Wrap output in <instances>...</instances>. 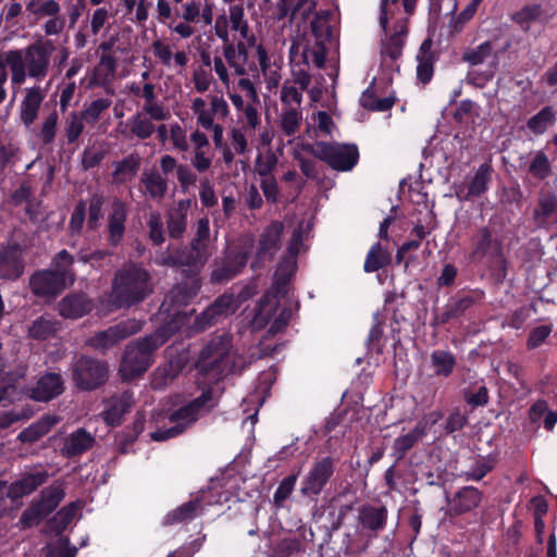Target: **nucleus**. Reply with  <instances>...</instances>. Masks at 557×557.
Instances as JSON below:
<instances>
[{
    "label": "nucleus",
    "instance_id": "37",
    "mask_svg": "<svg viewBox=\"0 0 557 557\" xmlns=\"http://www.w3.org/2000/svg\"><path fill=\"white\" fill-rule=\"evenodd\" d=\"M387 520L385 507L363 506L359 510L358 521L364 528L373 532L384 529Z\"/></svg>",
    "mask_w": 557,
    "mask_h": 557
},
{
    "label": "nucleus",
    "instance_id": "22",
    "mask_svg": "<svg viewBox=\"0 0 557 557\" xmlns=\"http://www.w3.org/2000/svg\"><path fill=\"white\" fill-rule=\"evenodd\" d=\"M24 271V250L20 246L0 249V277L16 280Z\"/></svg>",
    "mask_w": 557,
    "mask_h": 557
},
{
    "label": "nucleus",
    "instance_id": "12",
    "mask_svg": "<svg viewBox=\"0 0 557 557\" xmlns=\"http://www.w3.org/2000/svg\"><path fill=\"white\" fill-rule=\"evenodd\" d=\"M107 377L108 367L104 362L82 357L74 364L73 380L81 389L97 388L106 382Z\"/></svg>",
    "mask_w": 557,
    "mask_h": 557
},
{
    "label": "nucleus",
    "instance_id": "56",
    "mask_svg": "<svg viewBox=\"0 0 557 557\" xmlns=\"http://www.w3.org/2000/svg\"><path fill=\"white\" fill-rule=\"evenodd\" d=\"M111 103L112 101L109 98H98L89 103L82 115L87 123L94 124L110 108Z\"/></svg>",
    "mask_w": 557,
    "mask_h": 557
},
{
    "label": "nucleus",
    "instance_id": "5",
    "mask_svg": "<svg viewBox=\"0 0 557 557\" xmlns=\"http://www.w3.org/2000/svg\"><path fill=\"white\" fill-rule=\"evenodd\" d=\"M247 364L246 359L233 350L232 336L222 334L213 337L201 350L197 369L213 379L240 372Z\"/></svg>",
    "mask_w": 557,
    "mask_h": 557
},
{
    "label": "nucleus",
    "instance_id": "39",
    "mask_svg": "<svg viewBox=\"0 0 557 557\" xmlns=\"http://www.w3.org/2000/svg\"><path fill=\"white\" fill-rule=\"evenodd\" d=\"M90 309L91 304L84 295L67 296L59 305L60 314L71 319L81 318Z\"/></svg>",
    "mask_w": 557,
    "mask_h": 557
},
{
    "label": "nucleus",
    "instance_id": "40",
    "mask_svg": "<svg viewBox=\"0 0 557 557\" xmlns=\"http://www.w3.org/2000/svg\"><path fill=\"white\" fill-rule=\"evenodd\" d=\"M58 422L59 419L55 416L46 414L35 423L30 424L25 430H23L18 434V440L24 443H34L44 435H46L51 430V428L55 425Z\"/></svg>",
    "mask_w": 557,
    "mask_h": 557
},
{
    "label": "nucleus",
    "instance_id": "17",
    "mask_svg": "<svg viewBox=\"0 0 557 557\" xmlns=\"http://www.w3.org/2000/svg\"><path fill=\"white\" fill-rule=\"evenodd\" d=\"M503 257L502 243L493 237L487 227H482L472 238L471 258L475 261H499Z\"/></svg>",
    "mask_w": 557,
    "mask_h": 557
},
{
    "label": "nucleus",
    "instance_id": "49",
    "mask_svg": "<svg viewBox=\"0 0 557 557\" xmlns=\"http://www.w3.org/2000/svg\"><path fill=\"white\" fill-rule=\"evenodd\" d=\"M139 169V158L131 154L115 164L113 180L115 183H125L133 178Z\"/></svg>",
    "mask_w": 557,
    "mask_h": 557
},
{
    "label": "nucleus",
    "instance_id": "26",
    "mask_svg": "<svg viewBox=\"0 0 557 557\" xmlns=\"http://www.w3.org/2000/svg\"><path fill=\"white\" fill-rule=\"evenodd\" d=\"M63 392V380L58 373H46L30 389V398L37 401H49Z\"/></svg>",
    "mask_w": 557,
    "mask_h": 557
},
{
    "label": "nucleus",
    "instance_id": "55",
    "mask_svg": "<svg viewBox=\"0 0 557 557\" xmlns=\"http://www.w3.org/2000/svg\"><path fill=\"white\" fill-rule=\"evenodd\" d=\"M466 403L472 407L485 406L488 403V391L482 383L463 391Z\"/></svg>",
    "mask_w": 557,
    "mask_h": 557
},
{
    "label": "nucleus",
    "instance_id": "16",
    "mask_svg": "<svg viewBox=\"0 0 557 557\" xmlns=\"http://www.w3.org/2000/svg\"><path fill=\"white\" fill-rule=\"evenodd\" d=\"M141 325V322L136 319L123 321L106 331L97 333L88 341V344L96 349L107 350L117 342L139 332Z\"/></svg>",
    "mask_w": 557,
    "mask_h": 557
},
{
    "label": "nucleus",
    "instance_id": "31",
    "mask_svg": "<svg viewBox=\"0 0 557 557\" xmlns=\"http://www.w3.org/2000/svg\"><path fill=\"white\" fill-rule=\"evenodd\" d=\"M133 404L134 396L128 391L111 397L107 401L106 410L102 412L103 420L112 426L120 424L123 414L129 410Z\"/></svg>",
    "mask_w": 557,
    "mask_h": 557
},
{
    "label": "nucleus",
    "instance_id": "2",
    "mask_svg": "<svg viewBox=\"0 0 557 557\" xmlns=\"http://www.w3.org/2000/svg\"><path fill=\"white\" fill-rule=\"evenodd\" d=\"M310 224L306 226L300 224L294 230L292 238L287 246V255L276 268L274 282L270 292H268L259 301L251 325L260 330L270 325L269 333L274 335L285 329L292 317L288 308L278 311V296L287 293V284L297 269V256L305 249V235L310 231Z\"/></svg>",
    "mask_w": 557,
    "mask_h": 557
},
{
    "label": "nucleus",
    "instance_id": "46",
    "mask_svg": "<svg viewBox=\"0 0 557 557\" xmlns=\"http://www.w3.org/2000/svg\"><path fill=\"white\" fill-rule=\"evenodd\" d=\"M391 262L389 251L380 243L374 244L369 250L363 269L366 272H375Z\"/></svg>",
    "mask_w": 557,
    "mask_h": 557
},
{
    "label": "nucleus",
    "instance_id": "51",
    "mask_svg": "<svg viewBox=\"0 0 557 557\" xmlns=\"http://www.w3.org/2000/svg\"><path fill=\"white\" fill-rule=\"evenodd\" d=\"M431 48V41L425 40L421 45L420 53L417 55L418 66H417V76L419 81L422 83H428L432 78L433 75V64L431 57L428 54Z\"/></svg>",
    "mask_w": 557,
    "mask_h": 557
},
{
    "label": "nucleus",
    "instance_id": "18",
    "mask_svg": "<svg viewBox=\"0 0 557 557\" xmlns=\"http://www.w3.org/2000/svg\"><path fill=\"white\" fill-rule=\"evenodd\" d=\"M333 471L334 465L330 457L315 461L301 482V493L304 495L319 494L332 476Z\"/></svg>",
    "mask_w": 557,
    "mask_h": 557
},
{
    "label": "nucleus",
    "instance_id": "14",
    "mask_svg": "<svg viewBox=\"0 0 557 557\" xmlns=\"http://www.w3.org/2000/svg\"><path fill=\"white\" fill-rule=\"evenodd\" d=\"M239 300L231 294H224L203 310L195 321L196 331H203L235 313Z\"/></svg>",
    "mask_w": 557,
    "mask_h": 557
},
{
    "label": "nucleus",
    "instance_id": "38",
    "mask_svg": "<svg viewBox=\"0 0 557 557\" xmlns=\"http://www.w3.org/2000/svg\"><path fill=\"white\" fill-rule=\"evenodd\" d=\"M140 98L144 100L141 110L152 114L157 120H168L170 117L169 110L157 98L153 84L146 83L143 85Z\"/></svg>",
    "mask_w": 557,
    "mask_h": 557
},
{
    "label": "nucleus",
    "instance_id": "21",
    "mask_svg": "<svg viewBox=\"0 0 557 557\" xmlns=\"http://www.w3.org/2000/svg\"><path fill=\"white\" fill-rule=\"evenodd\" d=\"M23 95L20 104V119L26 127H29L38 117L46 92L39 85H34L25 88Z\"/></svg>",
    "mask_w": 557,
    "mask_h": 557
},
{
    "label": "nucleus",
    "instance_id": "34",
    "mask_svg": "<svg viewBox=\"0 0 557 557\" xmlns=\"http://www.w3.org/2000/svg\"><path fill=\"white\" fill-rule=\"evenodd\" d=\"M163 121L164 120H157L152 114L140 110L128 119L127 126L129 127L133 136L144 140L150 138L156 133V123Z\"/></svg>",
    "mask_w": 557,
    "mask_h": 557
},
{
    "label": "nucleus",
    "instance_id": "15",
    "mask_svg": "<svg viewBox=\"0 0 557 557\" xmlns=\"http://www.w3.org/2000/svg\"><path fill=\"white\" fill-rule=\"evenodd\" d=\"M190 109L196 116L197 124L203 129L213 127L214 119L224 120L230 114V108L222 96H211L210 104L203 98L193 99Z\"/></svg>",
    "mask_w": 557,
    "mask_h": 557
},
{
    "label": "nucleus",
    "instance_id": "30",
    "mask_svg": "<svg viewBox=\"0 0 557 557\" xmlns=\"http://www.w3.org/2000/svg\"><path fill=\"white\" fill-rule=\"evenodd\" d=\"M417 0H403L399 4L398 0H382L381 1V13H380V25L382 29H386L388 22L396 17H404L407 22L408 17L414 11Z\"/></svg>",
    "mask_w": 557,
    "mask_h": 557
},
{
    "label": "nucleus",
    "instance_id": "35",
    "mask_svg": "<svg viewBox=\"0 0 557 557\" xmlns=\"http://www.w3.org/2000/svg\"><path fill=\"white\" fill-rule=\"evenodd\" d=\"M94 443L95 438L90 433L78 429L65 438L61 453L65 457H74L88 450Z\"/></svg>",
    "mask_w": 557,
    "mask_h": 557
},
{
    "label": "nucleus",
    "instance_id": "50",
    "mask_svg": "<svg viewBox=\"0 0 557 557\" xmlns=\"http://www.w3.org/2000/svg\"><path fill=\"white\" fill-rule=\"evenodd\" d=\"M555 122V112L550 107L543 108L527 123L528 128L535 135H541Z\"/></svg>",
    "mask_w": 557,
    "mask_h": 557
},
{
    "label": "nucleus",
    "instance_id": "45",
    "mask_svg": "<svg viewBox=\"0 0 557 557\" xmlns=\"http://www.w3.org/2000/svg\"><path fill=\"white\" fill-rule=\"evenodd\" d=\"M144 191L153 199H162L168 190V182L157 172L144 173L141 177Z\"/></svg>",
    "mask_w": 557,
    "mask_h": 557
},
{
    "label": "nucleus",
    "instance_id": "25",
    "mask_svg": "<svg viewBox=\"0 0 557 557\" xmlns=\"http://www.w3.org/2000/svg\"><path fill=\"white\" fill-rule=\"evenodd\" d=\"M383 30L385 33L392 32V35L383 42L382 54L391 60H396L401 55L404 37L407 33V22L404 21V17H396L389 21L387 28Z\"/></svg>",
    "mask_w": 557,
    "mask_h": 557
},
{
    "label": "nucleus",
    "instance_id": "54",
    "mask_svg": "<svg viewBox=\"0 0 557 557\" xmlns=\"http://www.w3.org/2000/svg\"><path fill=\"white\" fill-rule=\"evenodd\" d=\"M360 103L363 108L383 112L391 109L394 104L393 97L379 98L372 91L366 90L360 97Z\"/></svg>",
    "mask_w": 557,
    "mask_h": 557
},
{
    "label": "nucleus",
    "instance_id": "6",
    "mask_svg": "<svg viewBox=\"0 0 557 557\" xmlns=\"http://www.w3.org/2000/svg\"><path fill=\"white\" fill-rule=\"evenodd\" d=\"M150 275L136 263H128L115 273L112 284V302L127 308L143 301L150 293Z\"/></svg>",
    "mask_w": 557,
    "mask_h": 557
},
{
    "label": "nucleus",
    "instance_id": "28",
    "mask_svg": "<svg viewBox=\"0 0 557 557\" xmlns=\"http://www.w3.org/2000/svg\"><path fill=\"white\" fill-rule=\"evenodd\" d=\"M252 60L258 62L259 74H262L267 88L269 90L276 88L282 78L281 67L276 62H271L269 54L262 45H257L255 47Z\"/></svg>",
    "mask_w": 557,
    "mask_h": 557
},
{
    "label": "nucleus",
    "instance_id": "3",
    "mask_svg": "<svg viewBox=\"0 0 557 557\" xmlns=\"http://www.w3.org/2000/svg\"><path fill=\"white\" fill-rule=\"evenodd\" d=\"M203 64L210 66L226 90L234 86L233 77H238L236 87L246 94V98L258 101V92L253 79H259V70L256 61L250 60L247 46L239 42L236 46L225 45L223 57L203 58Z\"/></svg>",
    "mask_w": 557,
    "mask_h": 557
},
{
    "label": "nucleus",
    "instance_id": "33",
    "mask_svg": "<svg viewBox=\"0 0 557 557\" xmlns=\"http://www.w3.org/2000/svg\"><path fill=\"white\" fill-rule=\"evenodd\" d=\"M48 473L46 471H37L28 473L20 480L13 482L8 490V497L17 499L33 493L38 486L46 483Z\"/></svg>",
    "mask_w": 557,
    "mask_h": 557
},
{
    "label": "nucleus",
    "instance_id": "62",
    "mask_svg": "<svg viewBox=\"0 0 557 557\" xmlns=\"http://www.w3.org/2000/svg\"><path fill=\"white\" fill-rule=\"evenodd\" d=\"M48 548L51 557H75L77 553V548L66 537H59Z\"/></svg>",
    "mask_w": 557,
    "mask_h": 557
},
{
    "label": "nucleus",
    "instance_id": "13",
    "mask_svg": "<svg viewBox=\"0 0 557 557\" xmlns=\"http://www.w3.org/2000/svg\"><path fill=\"white\" fill-rule=\"evenodd\" d=\"M209 256V247L196 246L191 243L189 247L162 256L159 263L168 267L186 268L188 272H197L205 265Z\"/></svg>",
    "mask_w": 557,
    "mask_h": 557
},
{
    "label": "nucleus",
    "instance_id": "27",
    "mask_svg": "<svg viewBox=\"0 0 557 557\" xmlns=\"http://www.w3.org/2000/svg\"><path fill=\"white\" fill-rule=\"evenodd\" d=\"M127 218V207L120 199L113 200L111 211L108 218L109 242L117 246L125 233V222Z\"/></svg>",
    "mask_w": 557,
    "mask_h": 557
},
{
    "label": "nucleus",
    "instance_id": "53",
    "mask_svg": "<svg viewBox=\"0 0 557 557\" xmlns=\"http://www.w3.org/2000/svg\"><path fill=\"white\" fill-rule=\"evenodd\" d=\"M277 157L272 150L260 152L255 161V172L260 177L274 176L273 171L277 165Z\"/></svg>",
    "mask_w": 557,
    "mask_h": 557
},
{
    "label": "nucleus",
    "instance_id": "57",
    "mask_svg": "<svg viewBox=\"0 0 557 557\" xmlns=\"http://www.w3.org/2000/svg\"><path fill=\"white\" fill-rule=\"evenodd\" d=\"M177 371V366H174L172 362H170L166 366L159 367L154 371L152 376L151 384L153 388L161 389L165 387L169 384V382H171L175 377Z\"/></svg>",
    "mask_w": 557,
    "mask_h": 557
},
{
    "label": "nucleus",
    "instance_id": "48",
    "mask_svg": "<svg viewBox=\"0 0 557 557\" xmlns=\"http://www.w3.org/2000/svg\"><path fill=\"white\" fill-rule=\"evenodd\" d=\"M58 323L49 317L36 319L28 329V334L37 341H46L53 336L58 331Z\"/></svg>",
    "mask_w": 557,
    "mask_h": 557
},
{
    "label": "nucleus",
    "instance_id": "23",
    "mask_svg": "<svg viewBox=\"0 0 557 557\" xmlns=\"http://www.w3.org/2000/svg\"><path fill=\"white\" fill-rule=\"evenodd\" d=\"M283 223L275 221L268 225L260 235L257 248L258 261L271 260L281 247Z\"/></svg>",
    "mask_w": 557,
    "mask_h": 557
},
{
    "label": "nucleus",
    "instance_id": "10",
    "mask_svg": "<svg viewBox=\"0 0 557 557\" xmlns=\"http://www.w3.org/2000/svg\"><path fill=\"white\" fill-rule=\"evenodd\" d=\"M251 248V238H247L243 244L230 248L225 259L215 263L211 281L220 283L233 278L247 264Z\"/></svg>",
    "mask_w": 557,
    "mask_h": 557
},
{
    "label": "nucleus",
    "instance_id": "20",
    "mask_svg": "<svg viewBox=\"0 0 557 557\" xmlns=\"http://www.w3.org/2000/svg\"><path fill=\"white\" fill-rule=\"evenodd\" d=\"M533 222L539 228L550 230L557 224V195L550 191L539 194L533 210Z\"/></svg>",
    "mask_w": 557,
    "mask_h": 557
},
{
    "label": "nucleus",
    "instance_id": "43",
    "mask_svg": "<svg viewBox=\"0 0 557 557\" xmlns=\"http://www.w3.org/2000/svg\"><path fill=\"white\" fill-rule=\"evenodd\" d=\"M201 510V504L199 499H193L177 507L173 511L169 512L164 519L163 523L166 525H171L174 523L186 522L194 519Z\"/></svg>",
    "mask_w": 557,
    "mask_h": 557
},
{
    "label": "nucleus",
    "instance_id": "58",
    "mask_svg": "<svg viewBox=\"0 0 557 557\" xmlns=\"http://www.w3.org/2000/svg\"><path fill=\"white\" fill-rule=\"evenodd\" d=\"M64 490L60 484H53L45 488L41 493L42 507L48 511L55 509L64 498Z\"/></svg>",
    "mask_w": 557,
    "mask_h": 557
},
{
    "label": "nucleus",
    "instance_id": "63",
    "mask_svg": "<svg viewBox=\"0 0 557 557\" xmlns=\"http://www.w3.org/2000/svg\"><path fill=\"white\" fill-rule=\"evenodd\" d=\"M149 237L156 244L160 245L164 240L163 224L160 213L150 212L147 221Z\"/></svg>",
    "mask_w": 557,
    "mask_h": 557
},
{
    "label": "nucleus",
    "instance_id": "11",
    "mask_svg": "<svg viewBox=\"0 0 557 557\" xmlns=\"http://www.w3.org/2000/svg\"><path fill=\"white\" fill-rule=\"evenodd\" d=\"M463 61L469 63L471 66H478L481 64H487L488 67L481 75H478L476 71H470L468 73V82L479 87H483L494 75L496 66V57L493 52L491 42L484 41L478 47L468 49L465 51Z\"/></svg>",
    "mask_w": 557,
    "mask_h": 557
},
{
    "label": "nucleus",
    "instance_id": "9",
    "mask_svg": "<svg viewBox=\"0 0 557 557\" xmlns=\"http://www.w3.org/2000/svg\"><path fill=\"white\" fill-rule=\"evenodd\" d=\"M302 149L310 151L315 158L326 162L337 171L351 170L359 158L355 145L315 143L314 145L302 146Z\"/></svg>",
    "mask_w": 557,
    "mask_h": 557
},
{
    "label": "nucleus",
    "instance_id": "4",
    "mask_svg": "<svg viewBox=\"0 0 557 557\" xmlns=\"http://www.w3.org/2000/svg\"><path fill=\"white\" fill-rule=\"evenodd\" d=\"M55 45L49 39H39L21 49H11L1 52L11 73V86L16 92L32 78L36 82L44 81L52 62Z\"/></svg>",
    "mask_w": 557,
    "mask_h": 557
},
{
    "label": "nucleus",
    "instance_id": "44",
    "mask_svg": "<svg viewBox=\"0 0 557 557\" xmlns=\"http://www.w3.org/2000/svg\"><path fill=\"white\" fill-rule=\"evenodd\" d=\"M188 207L189 201L181 200L177 203V208L170 213L168 230L171 237L178 238L185 232L187 225Z\"/></svg>",
    "mask_w": 557,
    "mask_h": 557
},
{
    "label": "nucleus",
    "instance_id": "24",
    "mask_svg": "<svg viewBox=\"0 0 557 557\" xmlns=\"http://www.w3.org/2000/svg\"><path fill=\"white\" fill-rule=\"evenodd\" d=\"M153 55L159 63L168 69L184 70L188 62V54L184 50L173 52L172 46L162 39H157L151 45Z\"/></svg>",
    "mask_w": 557,
    "mask_h": 557
},
{
    "label": "nucleus",
    "instance_id": "64",
    "mask_svg": "<svg viewBox=\"0 0 557 557\" xmlns=\"http://www.w3.org/2000/svg\"><path fill=\"white\" fill-rule=\"evenodd\" d=\"M77 510L78 506L76 504H71L55 513L53 522L57 524L59 532H62L74 520Z\"/></svg>",
    "mask_w": 557,
    "mask_h": 557
},
{
    "label": "nucleus",
    "instance_id": "36",
    "mask_svg": "<svg viewBox=\"0 0 557 557\" xmlns=\"http://www.w3.org/2000/svg\"><path fill=\"white\" fill-rule=\"evenodd\" d=\"M315 8L314 0H280L277 3V17L283 18L290 14L292 20H307Z\"/></svg>",
    "mask_w": 557,
    "mask_h": 557
},
{
    "label": "nucleus",
    "instance_id": "59",
    "mask_svg": "<svg viewBox=\"0 0 557 557\" xmlns=\"http://www.w3.org/2000/svg\"><path fill=\"white\" fill-rule=\"evenodd\" d=\"M26 9L30 13L51 17L59 15L60 12V5L54 0H47L44 2L33 0L27 4Z\"/></svg>",
    "mask_w": 557,
    "mask_h": 557
},
{
    "label": "nucleus",
    "instance_id": "19",
    "mask_svg": "<svg viewBox=\"0 0 557 557\" xmlns=\"http://www.w3.org/2000/svg\"><path fill=\"white\" fill-rule=\"evenodd\" d=\"M324 20H322L320 16H317L311 22V29L314 34L315 41L312 46H309L304 49L302 51V59L306 64L314 65L319 69L323 67L325 63V53L326 49L324 45L322 44V38L331 36V30L329 27H324Z\"/></svg>",
    "mask_w": 557,
    "mask_h": 557
},
{
    "label": "nucleus",
    "instance_id": "7",
    "mask_svg": "<svg viewBox=\"0 0 557 557\" xmlns=\"http://www.w3.org/2000/svg\"><path fill=\"white\" fill-rule=\"evenodd\" d=\"M216 405L211 389H205L199 397L189 404L172 411L169 423L151 433L153 441H166L182 434L197 419Z\"/></svg>",
    "mask_w": 557,
    "mask_h": 557
},
{
    "label": "nucleus",
    "instance_id": "61",
    "mask_svg": "<svg viewBox=\"0 0 557 557\" xmlns=\"http://www.w3.org/2000/svg\"><path fill=\"white\" fill-rule=\"evenodd\" d=\"M297 474H292L285 478L276 488L273 495V502L277 507H281L283 503L290 496L297 482Z\"/></svg>",
    "mask_w": 557,
    "mask_h": 557
},
{
    "label": "nucleus",
    "instance_id": "60",
    "mask_svg": "<svg viewBox=\"0 0 557 557\" xmlns=\"http://www.w3.org/2000/svg\"><path fill=\"white\" fill-rule=\"evenodd\" d=\"M213 150L212 148L202 149V150H193V157L190 160L191 165L199 173H203L208 171L213 161Z\"/></svg>",
    "mask_w": 557,
    "mask_h": 557
},
{
    "label": "nucleus",
    "instance_id": "52",
    "mask_svg": "<svg viewBox=\"0 0 557 557\" xmlns=\"http://www.w3.org/2000/svg\"><path fill=\"white\" fill-rule=\"evenodd\" d=\"M528 172L536 180L543 181L549 176L552 165L548 157L543 151H536L529 164Z\"/></svg>",
    "mask_w": 557,
    "mask_h": 557
},
{
    "label": "nucleus",
    "instance_id": "32",
    "mask_svg": "<svg viewBox=\"0 0 557 557\" xmlns=\"http://www.w3.org/2000/svg\"><path fill=\"white\" fill-rule=\"evenodd\" d=\"M482 500L481 492L473 486H465L449 500V512L458 516L476 508Z\"/></svg>",
    "mask_w": 557,
    "mask_h": 557
},
{
    "label": "nucleus",
    "instance_id": "29",
    "mask_svg": "<svg viewBox=\"0 0 557 557\" xmlns=\"http://www.w3.org/2000/svg\"><path fill=\"white\" fill-rule=\"evenodd\" d=\"M491 175L492 166L488 163L481 164L467 186V190L463 187H459L456 190L457 197L462 200H469L481 196L487 190Z\"/></svg>",
    "mask_w": 557,
    "mask_h": 557
},
{
    "label": "nucleus",
    "instance_id": "8",
    "mask_svg": "<svg viewBox=\"0 0 557 557\" xmlns=\"http://www.w3.org/2000/svg\"><path fill=\"white\" fill-rule=\"evenodd\" d=\"M73 257L61 250L54 258L51 270H45L32 276V290L38 296H54L74 282V274L70 267Z\"/></svg>",
    "mask_w": 557,
    "mask_h": 557
},
{
    "label": "nucleus",
    "instance_id": "47",
    "mask_svg": "<svg viewBox=\"0 0 557 557\" xmlns=\"http://www.w3.org/2000/svg\"><path fill=\"white\" fill-rule=\"evenodd\" d=\"M302 114L296 107L283 108L280 115V129L281 132L290 137L294 136L301 124Z\"/></svg>",
    "mask_w": 557,
    "mask_h": 557
},
{
    "label": "nucleus",
    "instance_id": "42",
    "mask_svg": "<svg viewBox=\"0 0 557 557\" xmlns=\"http://www.w3.org/2000/svg\"><path fill=\"white\" fill-rule=\"evenodd\" d=\"M425 434L424 426L416 425L409 433L398 436L393 444V455L397 460L405 457L407 451L411 449Z\"/></svg>",
    "mask_w": 557,
    "mask_h": 557
},
{
    "label": "nucleus",
    "instance_id": "41",
    "mask_svg": "<svg viewBox=\"0 0 557 557\" xmlns=\"http://www.w3.org/2000/svg\"><path fill=\"white\" fill-rule=\"evenodd\" d=\"M455 364L456 358L448 350L436 349L430 355V366L437 376H449L454 371Z\"/></svg>",
    "mask_w": 557,
    "mask_h": 557
},
{
    "label": "nucleus",
    "instance_id": "1",
    "mask_svg": "<svg viewBox=\"0 0 557 557\" xmlns=\"http://www.w3.org/2000/svg\"><path fill=\"white\" fill-rule=\"evenodd\" d=\"M198 288L196 282L190 287L177 285L165 296L159 312L165 325L140 341L129 343L125 348L119 369L124 381L144 374L153 361V352L181 330L188 319V313L183 308L196 296Z\"/></svg>",
    "mask_w": 557,
    "mask_h": 557
}]
</instances>
